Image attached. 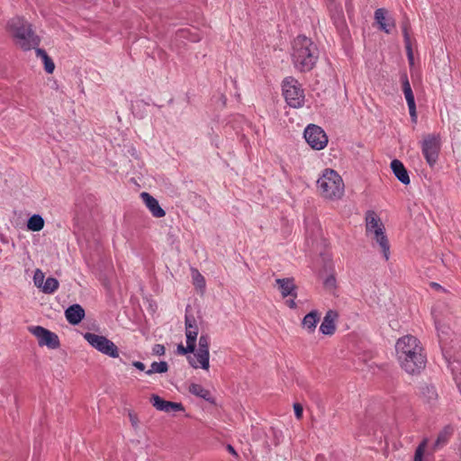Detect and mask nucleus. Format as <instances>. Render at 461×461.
I'll return each instance as SVG.
<instances>
[{
    "mask_svg": "<svg viewBox=\"0 0 461 461\" xmlns=\"http://www.w3.org/2000/svg\"><path fill=\"white\" fill-rule=\"evenodd\" d=\"M29 330L38 339V343L41 347L46 346L50 349H57L60 346L59 336L41 327L32 326L29 328Z\"/></svg>",
    "mask_w": 461,
    "mask_h": 461,
    "instance_id": "nucleus-10",
    "label": "nucleus"
},
{
    "mask_svg": "<svg viewBox=\"0 0 461 461\" xmlns=\"http://www.w3.org/2000/svg\"><path fill=\"white\" fill-rule=\"evenodd\" d=\"M429 439L427 438H423L418 447L415 449L414 459L413 461H423V456L425 449L428 446Z\"/></svg>",
    "mask_w": 461,
    "mask_h": 461,
    "instance_id": "nucleus-28",
    "label": "nucleus"
},
{
    "mask_svg": "<svg viewBox=\"0 0 461 461\" xmlns=\"http://www.w3.org/2000/svg\"><path fill=\"white\" fill-rule=\"evenodd\" d=\"M401 81H402V85L403 94L406 95V94L412 93V89H411V84L409 82L408 76L406 73H403L401 76Z\"/></svg>",
    "mask_w": 461,
    "mask_h": 461,
    "instance_id": "nucleus-31",
    "label": "nucleus"
},
{
    "mask_svg": "<svg viewBox=\"0 0 461 461\" xmlns=\"http://www.w3.org/2000/svg\"><path fill=\"white\" fill-rule=\"evenodd\" d=\"M59 281L54 277H48L45 282H43L41 286V291L44 294H53L59 288Z\"/></svg>",
    "mask_w": 461,
    "mask_h": 461,
    "instance_id": "nucleus-26",
    "label": "nucleus"
},
{
    "mask_svg": "<svg viewBox=\"0 0 461 461\" xmlns=\"http://www.w3.org/2000/svg\"><path fill=\"white\" fill-rule=\"evenodd\" d=\"M168 364L166 361L153 362L150 366V369L146 371V374L150 375L154 373L163 374L167 372Z\"/></svg>",
    "mask_w": 461,
    "mask_h": 461,
    "instance_id": "nucleus-27",
    "label": "nucleus"
},
{
    "mask_svg": "<svg viewBox=\"0 0 461 461\" xmlns=\"http://www.w3.org/2000/svg\"><path fill=\"white\" fill-rule=\"evenodd\" d=\"M404 96H405V99H406V102H407V104H408L409 108H412L413 109L414 107H416L413 92L411 93V94H406V95H404Z\"/></svg>",
    "mask_w": 461,
    "mask_h": 461,
    "instance_id": "nucleus-38",
    "label": "nucleus"
},
{
    "mask_svg": "<svg viewBox=\"0 0 461 461\" xmlns=\"http://www.w3.org/2000/svg\"><path fill=\"white\" fill-rule=\"evenodd\" d=\"M86 312L84 308L77 303L72 304L65 311V317L71 325L79 324L85 318Z\"/></svg>",
    "mask_w": 461,
    "mask_h": 461,
    "instance_id": "nucleus-13",
    "label": "nucleus"
},
{
    "mask_svg": "<svg viewBox=\"0 0 461 461\" xmlns=\"http://www.w3.org/2000/svg\"><path fill=\"white\" fill-rule=\"evenodd\" d=\"M6 29L15 40L16 44L25 51L40 44V38L35 35L31 23L21 16L11 18L7 22Z\"/></svg>",
    "mask_w": 461,
    "mask_h": 461,
    "instance_id": "nucleus-3",
    "label": "nucleus"
},
{
    "mask_svg": "<svg viewBox=\"0 0 461 461\" xmlns=\"http://www.w3.org/2000/svg\"><path fill=\"white\" fill-rule=\"evenodd\" d=\"M421 393L425 395L429 401L435 400L438 396L436 389L432 385H425L421 388Z\"/></svg>",
    "mask_w": 461,
    "mask_h": 461,
    "instance_id": "nucleus-30",
    "label": "nucleus"
},
{
    "mask_svg": "<svg viewBox=\"0 0 461 461\" xmlns=\"http://www.w3.org/2000/svg\"><path fill=\"white\" fill-rule=\"evenodd\" d=\"M440 150V143L438 137L429 134L421 142V151L426 162L430 167H433L438 159Z\"/></svg>",
    "mask_w": 461,
    "mask_h": 461,
    "instance_id": "nucleus-9",
    "label": "nucleus"
},
{
    "mask_svg": "<svg viewBox=\"0 0 461 461\" xmlns=\"http://www.w3.org/2000/svg\"><path fill=\"white\" fill-rule=\"evenodd\" d=\"M84 339L96 350L110 357H119L118 347L106 337L91 332H86Z\"/></svg>",
    "mask_w": 461,
    "mask_h": 461,
    "instance_id": "nucleus-6",
    "label": "nucleus"
},
{
    "mask_svg": "<svg viewBox=\"0 0 461 461\" xmlns=\"http://www.w3.org/2000/svg\"><path fill=\"white\" fill-rule=\"evenodd\" d=\"M44 219L40 214H33L27 221V228L32 231H40L44 227Z\"/></svg>",
    "mask_w": 461,
    "mask_h": 461,
    "instance_id": "nucleus-24",
    "label": "nucleus"
},
{
    "mask_svg": "<svg viewBox=\"0 0 461 461\" xmlns=\"http://www.w3.org/2000/svg\"><path fill=\"white\" fill-rule=\"evenodd\" d=\"M366 231L374 232L375 230H378V228H384L380 219L377 218L374 212H368L366 217Z\"/></svg>",
    "mask_w": 461,
    "mask_h": 461,
    "instance_id": "nucleus-22",
    "label": "nucleus"
},
{
    "mask_svg": "<svg viewBox=\"0 0 461 461\" xmlns=\"http://www.w3.org/2000/svg\"><path fill=\"white\" fill-rule=\"evenodd\" d=\"M150 402L158 411L167 413L185 411V408L181 402L166 401L158 394L151 395Z\"/></svg>",
    "mask_w": 461,
    "mask_h": 461,
    "instance_id": "nucleus-11",
    "label": "nucleus"
},
{
    "mask_svg": "<svg viewBox=\"0 0 461 461\" xmlns=\"http://www.w3.org/2000/svg\"><path fill=\"white\" fill-rule=\"evenodd\" d=\"M294 411L295 417L300 420L303 417V408L301 403L295 402L294 404Z\"/></svg>",
    "mask_w": 461,
    "mask_h": 461,
    "instance_id": "nucleus-39",
    "label": "nucleus"
},
{
    "mask_svg": "<svg viewBox=\"0 0 461 461\" xmlns=\"http://www.w3.org/2000/svg\"><path fill=\"white\" fill-rule=\"evenodd\" d=\"M375 240L379 244L385 260L389 259L390 256V244L387 236L384 233V228H378L375 230Z\"/></svg>",
    "mask_w": 461,
    "mask_h": 461,
    "instance_id": "nucleus-19",
    "label": "nucleus"
},
{
    "mask_svg": "<svg viewBox=\"0 0 461 461\" xmlns=\"http://www.w3.org/2000/svg\"><path fill=\"white\" fill-rule=\"evenodd\" d=\"M320 194L327 199L340 198L344 192V184L340 176L333 169L326 168L317 180Z\"/></svg>",
    "mask_w": 461,
    "mask_h": 461,
    "instance_id": "nucleus-4",
    "label": "nucleus"
},
{
    "mask_svg": "<svg viewBox=\"0 0 461 461\" xmlns=\"http://www.w3.org/2000/svg\"><path fill=\"white\" fill-rule=\"evenodd\" d=\"M391 169L395 177L403 185H407L410 184L411 179L409 173L404 167L403 163L399 159H393L391 162Z\"/></svg>",
    "mask_w": 461,
    "mask_h": 461,
    "instance_id": "nucleus-16",
    "label": "nucleus"
},
{
    "mask_svg": "<svg viewBox=\"0 0 461 461\" xmlns=\"http://www.w3.org/2000/svg\"><path fill=\"white\" fill-rule=\"evenodd\" d=\"M276 283L278 285L280 293L284 298L291 296L294 298L297 297V286L294 284V280L292 277L287 278H277Z\"/></svg>",
    "mask_w": 461,
    "mask_h": 461,
    "instance_id": "nucleus-15",
    "label": "nucleus"
},
{
    "mask_svg": "<svg viewBox=\"0 0 461 461\" xmlns=\"http://www.w3.org/2000/svg\"><path fill=\"white\" fill-rule=\"evenodd\" d=\"M409 113H410V115H411V122L416 123L417 122V112H416V107H414L413 109L412 108H409Z\"/></svg>",
    "mask_w": 461,
    "mask_h": 461,
    "instance_id": "nucleus-44",
    "label": "nucleus"
},
{
    "mask_svg": "<svg viewBox=\"0 0 461 461\" xmlns=\"http://www.w3.org/2000/svg\"><path fill=\"white\" fill-rule=\"evenodd\" d=\"M442 351H443V355H444V357H446V359H447V355H446V353H445V348H442Z\"/></svg>",
    "mask_w": 461,
    "mask_h": 461,
    "instance_id": "nucleus-52",
    "label": "nucleus"
},
{
    "mask_svg": "<svg viewBox=\"0 0 461 461\" xmlns=\"http://www.w3.org/2000/svg\"><path fill=\"white\" fill-rule=\"evenodd\" d=\"M140 197L154 217L161 218L165 216L166 212L161 208L158 201L151 194L147 192H142Z\"/></svg>",
    "mask_w": 461,
    "mask_h": 461,
    "instance_id": "nucleus-14",
    "label": "nucleus"
},
{
    "mask_svg": "<svg viewBox=\"0 0 461 461\" xmlns=\"http://www.w3.org/2000/svg\"><path fill=\"white\" fill-rule=\"evenodd\" d=\"M320 319V312L317 310H312L303 317L302 327L306 330L308 333H312L315 331Z\"/></svg>",
    "mask_w": 461,
    "mask_h": 461,
    "instance_id": "nucleus-18",
    "label": "nucleus"
},
{
    "mask_svg": "<svg viewBox=\"0 0 461 461\" xmlns=\"http://www.w3.org/2000/svg\"><path fill=\"white\" fill-rule=\"evenodd\" d=\"M178 33L183 38H188L187 34H189V32L187 30H180Z\"/></svg>",
    "mask_w": 461,
    "mask_h": 461,
    "instance_id": "nucleus-50",
    "label": "nucleus"
},
{
    "mask_svg": "<svg viewBox=\"0 0 461 461\" xmlns=\"http://www.w3.org/2000/svg\"><path fill=\"white\" fill-rule=\"evenodd\" d=\"M294 297H292L291 300H287L286 301V304L288 305L289 308L291 309H295L296 308V303L294 302Z\"/></svg>",
    "mask_w": 461,
    "mask_h": 461,
    "instance_id": "nucleus-47",
    "label": "nucleus"
},
{
    "mask_svg": "<svg viewBox=\"0 0 461 461\" xmlns=\"http://www.w3.org/2000/svg\"><path fill=\"white\" fill-rule=\"evenodd\" d=\"M454 432L453 428L450 425L445 426L438 434V437L432 445V452L437 451L439 448H442L444 446L447 444L450 438L452 437Z\"/></svg>",
    "mask_w": 461,
    "mask_h": 461,
    "instance_id": "nucleus-17",
    "label": "nucleus"
},
{
    "mask_svg": "<svg viewBox=\"0 0 461 461\" xmlns=\"http://www.w3.org/2000/svg\"><path fill=\"white\" fill-rule=\"evenodd\" d=\"M395 350L402 368L408 374H419L425 368L427 357L416 337L406 335L400 338L395 344Z\"/></svg>",
    "mask_w": 461,
    "mask_h": 461,
    "instance_id": "nucleus-1",
    "label": "nucleus"
},
{
    "mask_svg": "<svg viewBox=\"0 0 461 461\" xmlns=\"http://www.w3.org/2000/svg\"><path fill=\"white\" fill-rule=\"evenodd\" d=\"M306 142L316 150L324 149L328 143L325 131L318 125L309 124L303 132Z\"/></svg>",
    "mask_w": 461,
    "mask_h": 461,
    "instance_id": "nucleus-8",
    "label": "nucleus"
},
{
    "mask_svg": "<svg viewBox=\"0 0 461 461\" xmlns=\"http://www.w3.org/2000/svg\"><path fill=\"white\" fill-rule=\"evenodd\" d=\"M192 274L194 285L199 289H203L205 287L204 277L199 273L197 269H193Z\"/></svg>",
    "mask_w": 461,
    "mask_h": 461,
    "instance_id": "nucleus-29",
    "label": "nucleus"
},
{
    "mask_svg": "<svg viewBox=\"0 0 461 461\" xmlns=\"http://www.w3.org/2000/svg\"><path fill=\"white\" fill-rule=\"evenodd\" d=\"M188 391L190 393L200 397L212 404L216 403L215 399L212 396L210 391L205 389L201 384L192 383L188 387Z\"/></svg>",
    "mask_w": 461,
    "mask_h": 461,
    "instance_id": "nucleus-20",
    "label": "nucleus"
},
{
    "mask_svg": "<svg viewBox=\"0 0 461 461\" xmlns=\"http://www.w3.org/2000/svg\"><path fill=\"white\" fill-rule=\"evenodd\" d=\"M185 327L197 326L195 318L186 312L185 316Z\"/></svg>",
    "mask_w": 461,
    "mask_h": 461,
    "instance_id": "nucleus-37",
    "label": "nucleus"
},
{
    "mask_svg": "<svg viewBox=\"0 0 461 461\" xmlns=\"http://www.w3.org/2000/svg\"><path fill=\"white\" fill-rule=\"evenodd\" d=\"M189 39H190V41H200V38H199V36H197V35L192 36V37H190Z\"/></svg>",
    "mask_w": 461,
    "mask_h": 461,
    "instance_id": "nucleus-51",
    "label": "nucleus"
},
{
    "mask_svg": "<svg viewBox=\"0 0 461 461\" xmlns=\"http://www.w3.org/2000/svg\"><path fill=\"white\" fill-rule=\"evenodd\" d=\"M292 61L300 72H309L315 67L320 51L311 38L298 35L292 44Z\"/></svg>",
    "mask_w": 461,
    "mask_h": 461,
    "instance_id": "nucleus-2",
    "label": "nucleus"
},
{
    "mask_svg": "<svg viewBox=\"0 0 461 461\" xmlns=\"http://www.w3.org/2000/svg\"><path fill=\"white\" fill-rule=\"evenodd\" d=\"M404 44H405L406 54H407L409 64L411 66H412L414 64V57H413L411 43V42H407V43H404Z\"/></svg>",
    "mask_w": 461,
    "mask_h": 461,
    "instance_id": "nucleus-36",
    "label": "nucleus"
},
{
    "mask_svg": "<svg viewBox=\"0 0 461 461\" xmlns=\"http://www.w3.org/2000/svg\"><path fill=\"white\" fill-rule=\"evenodd\" d=\"M165 351H166L165 347L161 344H155L152 348L153 354L158 355V356H163L165 354Z\"/></svg>",
    "mask_w": 461,
    "mask_h": 461,
    "instance_id": "nucleus-40",
    "label": "nucleus"
},
{
    "mask_svg": "<svg viewBox=\"0 0 461 461\" xmlns=\"http://www.w3.org/2000/svg\"><path fill=\"white\" fill-rule=\"evenodd\" d=\"M409 28H410V23H409L408 20H406L402 24L404 43L411 42V38H410V34H409Z\"/></svg>",
    "mask_w": 461,
    "mask_h": 461,
    "instance_id": "nucleus-35",
    "label": "nucleus"
},
{
    "mask_svg": "<svg viewBox=\"0 0 461 461\" xmlns=\"http://www.w3.org/2000/svg\"><path fill=\"white\" fill-rule=\"evenodd\" d=\"M185 337H186V346L194 352L195 348H196L197 336L194 334H191V332H189V334H185Z\"/></svg>",
    "mask_w": 461,
    "mask_h": 461,
    "instance_id": "nucleus-33",
    "label": "nucleus"
},
{
    "mask_svg": "<svg viewBox=\"0 0 461 461\" xmlns=\"http://www.w3.org/2000/svg\"><path fill=\"white\" fill-rule=\"evenodd\" d=\"M226 448H227L228 452L230 453L232 456H238L237 451L231 445L228 444Z\"/></svg>",
    "mask_w": 461,
    "mask_h": 461,
    "instance_id": "nucleus-46",
    "label": "nucleus"
},
{
    "mask_svg": "<svg viewBox=\"0 0 461 461\" xmlns=\"http://www.w3.org/2000/svg\"><path fill=\"white\" fill-rule=\"evenodd\" d=\"M210 337L208 334H202L199 338L198 342V350L194 355L197 358V361L194 359L192 357H187V360L190 366L194 368H198L199 366L197 362L200 364V367L208 370L210 367Z\"/></svg>",
    "mask_w": 461,
    "mask_h": 461,
    "instance_id": "nucleus-7",
    "label": "nucleus"
},
{
    "mask_svg": "<svg viewBox=\"0 0 461 461\" xmlns=\"http://www.w3.org/2000/svg\"><path fill=\"white\" fill-rule=\"evenodd\" d=\"M177 353L180 355H186L188 353H194V351L189 348L187 346L184 347L183 344H179L177 346Z\"/></svg>",
    "mask_w": 461,
    "mask_h": 461,
    "instance_id": "nucleus-41",
    "label": "nucleus"
},
{
    "mask_svg": "<svg viewBox=\"0 0 461 461\" xmlns=\"http://www.w3.org/2000/svg\"><path fill=\"white\" fill-rule=\"evenodd\" d=\"M133 366H135L137 369L140 370V371H144L145 370V365L140 362V361H134L132 363Z\"/></svg>",
    "mask_w": 461,
    "mask_h": 461,
    "instance_id": "nucleus-45",
    "label": "nucleus"
},
{
    "mask_svg": "<svg viewBox=\"0 0 461 461\" xmlns=\"http://www.w3.org/2000/svg\"><path fill=\"white\" fill-rule=\"evenodd\" d=\"M458 453H459V456H460V457H461V442H460V446H459V447H458Z\"/></svg>",
    "mask_w": 461,
    "mask_h": 461,
    "instance_id": "nucleus-53",
    "label": "nucleus"
},
{
    "mask_svg": "<svg viewBox=\"0 0 461 461\" xmlns=\"http://www.w3.org/2000/svg\"><path fill=\"white\" fill-rule=\"evenodd\" d=\"M385 14L386 10L384 8H379L375 12V19L382 31L385 32L386 33H390V29L387 28V24L385 23Z\"/></svg>",
    "mask_w": 461,
    "mask_h": 461,
    "instance_id": "nucleus-25",
    "label": "nucleus"
},
{
    "mask_svg": "<svg viewBox=\"0 0 461 461\" xmlns=\"http://www.w3.org/2000/svg\"><path fill=\"white\" fill-rule=\"evenodd\" d=\"M339 318V313L337 311L334 310H329L324 318L323 321L320 326V331L323 335L331 336L336 331V321Z\"/></svg>",
    "mask_w": 461,
    "mask_h": 461,
    "instance_id": "nucleus-12",
    "label": "nucleus"
},
{
    "mask_svg": "<svg viewBox=\"0 0 461 461\" xmlns=\"http://www.w3.org/2000/svg\"><path fill=\"white\" fill-rule=\"evenodd\" d=\"M198 326H189V327H185V334H189V332H191V334H194V335H198Z\"/></svg>",
    "mask_w": 461,
    "mask_h": 461,
    "instance_id": "nucleus-43",
    "label": "nucleus"
},
{
    "mask_svg": "<svg viewBox=\"0 0 461 461\" xmlns=\"http://www.w3.org/2000/svg\"><path fill=\"white\" fill-rule=\"evenodd\" d=\"M385 23L387 24V28L388 29H390L391 27H394L395 26L394 21L391 17H387L386 20H385Z\"/></svg>",
    "mask_w": 461,
    "mask_h": 461,
    "instance_id": "nucleus-48",
    "label": "nucleus"
},
{
    "mask_svg": "<svg viewBox=\"0 0 461 461\" xmlns=\"http://www.w3.org/2000/svg\"><path fill=\"white\" fill-rule=\"evenodd\" d=\"M283 95L287 104L300 108L304 104V91L301 84L293 77H287L282 83Z\"/></svg>",
    "mask_w": 461,
    "mask_h": 461,
    "instance_id": "nucleus-5",
    "label": "nucleus"
},
{
    "mask_svg": "<svg viewBox=\"0 0 461 461\" xmlns=\"http://www.w3.org/2000/svg\"><path fill=\"white\" fill-rule=\"evenodd\" d=\"M129 418H130V420H131V423L132 425L133 428H138V425H139V419L137 417V415L135 413H132V412H130L129 413Z\"/></svg>",
    "mask_w": 461,
    "mask_h": 461,
    "instance_id": "nucleus-42",
    "label": "nucleus"
},
{
    "mask_svg": "<svg viewBox=\"0 0 461 461\" xmlns=\"http://www.w3.org/2000/svg\"><path fill=\"white\" fill-rule=\"evenodd\" d=\"M33 281H34V285L37 287L41 288L42 284L44 282V274L40 269H37L35 271L34 276H33Z\"/></svg>",
    "mask_w": 461,
    "mask_h": 461,
    "instance_id": "nucleus-34",
    "label": "nucleus"
},
{
    "mask_svg": "<svg viewBox=\"0 0 461 461\" xmlns=\"http://www.w3.org/2000/svg\"><path fill=\"white\" fill-rule=\"evenodd\" d=\"M336 278L333 275H330L323 281V285L327 290L332 291L336 288Z\"/></svg>",
    "mask_w": 461,
    "mask_h": 461,
    "instance_id": "nucleus-32",
    "label": "nucleus"
},
{
    "mask_svg": "<svg viewBox=\"0 0 461 461\" xmlns=\"http://www.w3.org/2000/svg\"><path fill=\"white\" fill-rule=\"evenodd\" d=\"M430 286L436 290H444L443 287L439 284L435 283V282H431Z\"/></svg>",
    "mask_w": 461,
    "mask_h": 461,
    "instance_id": "nucleus-49",
    "label": "nucleus"
},
{
    "mask_svg": "<svg viewBox=\"0 0 461 461\" xmlns=\"http://www.w3.org/2000/svg\"><path fill=\"white\" fill-rule=\"evenodd\" d=\"M330 17L338 29L344 28L345 19L340 6L334 5V7L330 9Z\"/></svg>",
    "mask_w": 461,
    "mask_h": 461,
    "instance_id": "nucleus-23",
    "label": "nucleus"
},
{
    "mask_svg": "<svg viewBox=\"0 0 461 461\" xmlns=\"http://www.w3.org/2000/svg\"><path fill=\"white\" fill-rule=\"evenodd\" d=\"M35 52L37 57L42 59L45 71L48 74H52L55 69V64L52 59L47 54V52L43 49L35 47Z\"/></svg>",
    "mask_w": 461,
    "mask_h": 461,
    "instance_id": "nucleus-21",
    "label": "nucleus"
}]
</instances>
